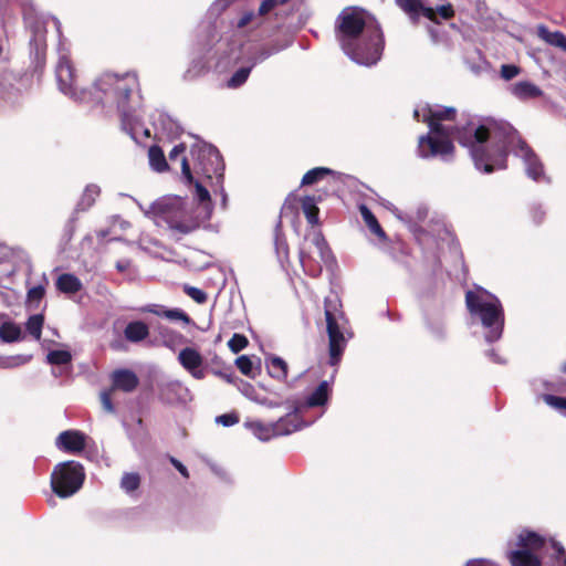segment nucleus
Returning a JSON list of instances; mask_svg holds the SVG:
<instances>
[{"mask_svg":"<svg viewBox=\"0 0 566 566\" xmlns=\"http://www.w3.org/2000/svg\"><path fill=\"white\" fill-rule=\"evenodd\" d=\"M11 365L9 363H7V360L0 358V367L2 368H7V367H10Z\"/></svg>","mask_w":566,"mask_h":566,"instance_id":"680f3d73","label":"nucleus"},{"mask_svg":"<svg viewBox=\"0 0 566 566\" xmlns=\"http://www.w3.org/2000/svg\"><path fill=\"white\" fill-rule=\"evenodd\" d=\"M149 312L153 314H156L158 316H164L170 321H181L185 324L191 323L190 316L180 308H171V310H163V311H157V310L151 308V310H149Z\"/></svg>","mask_w":566,"mask_h":566,"instance_id":"2f4dec72","label":"nucleus"},{"mask_svg":"<svg viewBox=\"0 0 566 566\" xmlns=\"http://www.w3.org/2000/svg\"><path fill=\"white\" fill-rule=\"evenodd\" d=\"M140 485V476L138 473H125L120 481V486L126 492L136 491Z\"/></svg>","mask_w":566,"mask_h":566,"instance_id":"ea45409f","label":"nucleus"},{"mask_svg":"<svg viewBox=\"0 0 566 566\" xmlns=\"http://www.w3.org/2000/svg\"><path fill=\"white\" fill-rule=\"evenodd\" d=\"M275 248H276V253L279 256H281L283 259L289 258V245H287V242L285 241V239H281L277 237L275 240Z\"/></svg>","mask_w":566,"mask_h":566,"instance_id":"864d4df0","label":"nucleus"},{"mask_svg":"<svg viewBox=\"0 0 566 566\" xmlns=\"http://www.w3.org/2000/svg\"><path fill=\"white\" fill-rule=\"evenodd\" d=\"M562 373L566 374V361L560 367Z\"/></svg>","mask_w":566,"mask_h":566,"instance_id":"0e129e2a","label":"nucleus"},{"mask_svg":"<svg viewBox=\"0 0 566 566\" xmlns=\"http://www.w3.org/2000/svg\"><path fill=\"white\" fill-rule=\"evenodd\" d=\"M331 395V388L326 380L322 381L315 390L306 398L305 406L308 408L325 406Z\"/></svg>","mask_w":566,"mask_h":566,"instance_id":"412c9836","label":"nucleus"},{"mask_svg":"<svg viewBox=\"0 0 566 566\" xmlns=\"http://www.w3.org/2000/svg\"><path fill=\"white\" fill-rule=\"evenodd\" d=\"M290 0H263L259 7L258 14L263 17L272 11L279 4H285Z\"/></svg>","mask_w":566,"mask_h":566,"instance_id":"49530a36","label":"nucleus"},{"mask_svg":"<svg viewBox=\"0 0 566 566\" xmlns=\"http://www.w3.org/2000/svg\"><path fill=\"white\" fill-rule=\"evenodd\" d=\"M507 558L512 566H542L541 558L527 549L511 551Z\"/></svg>","mask_w":566,"mask_h":566,"instance_id":"6ab92c4d","label":"nucleus"},{"mask_svg":"<svg viewBox=\"0 0 566 566\" xmlns=\"http://www.w3.org/2000/svg\"><path fill=\"white\" fill-rule=\"evenodd\" d=\"M44 324V316L42 314H35L29 317L25 323L27 332L33 336L36 340H40L42 335V328Z\"/></svg>","mask_w":566,"mask_h":566,"instance_id":"473e14b6","label":"nucleus"},{"mask_svg":"<svg viewBox=\"0 0 566 566\" xmlns=\"http://www.w3.org/2000/svg\"><path fill=\"white\" fill-rule=\"evenodd\" d=\"M235 366L240 370V373L243 374L244 376L250 377L252 379L255 378V373L253 369V361L249 356H247V355L239 356L235 359Z\"/></svg>","mask_w":566,"mask_h":566,"instance_id":"e433bc0d","label":"nucleus"},{"mask_svg":"<svg viewBox=\"0 0 566 566\" xmlns=\"http://www.w3.org/2000/svg\"><path fill=\"white\" fill-rule=\"evenodd\" d=\"M21 329L11 322H6L0 326V338L6 343H12L20 338Z\"/></svg>","mask_w":566,"mask_h":566,"instance_id":"72a5a7b5","label":"nucleus"},{"mask_svg":"<svg viewBox=\"0 0 566 566\" xmlns=\"http://www.w3.org/2000/svg\"><path fill=\"white\" fill-rule=\"evenodd\" d=\"M138 90L139 81L135 72L123 75L105 73L95 81L91 102L115 104L122 114H126L130 95Z\"/></svg>","mask_w":566,"mask_h":566,"instance_id":"7ed1b4c3","label":"nucleus"},{"mask_svg":"<svg viewBox=\"0 0 566 566\" xmlns=\"http://www.w3.org/2000/svg\"><path fill=\"white\" fill-rule=\"evenodd\" d=\"M458 111L452 106H439L423 109L422 122L432 134H453V138L470 151L476 169L491 174L507 168V145L516 135V129L507 122L485 117L479 125L469 122L465 125H443L455 122Z\"/></svg>","mask_w":566,"mask_h":566,"instance_id":"f257e3e1","label":"nucleus"},{"mask_svg":"<svg viewBox=\"0 0 566 566\" xmlns=\"http://www.w3.org/2000/svg\"><path fill=\"white\" fill-rule=\"evenodd\" d=\"M334 171L326 167H315L304 174L301 186H312L319 180L324 179L328 175H333Z\"/></svg>","mask_w":566,"mask_h":566,"instance_id":"7c9ffc66","label":"nucleus"},{"mask_svg":"<svg viewBox=\"0 0 566 566\" xmlns=\"http://www.w3.org/2000/svg\"><path fill=\"white\" fill-rule=\"evenodd\" d=\"M239 420L240 419L237 412L223 413L216 418V421L224 427L237 424Z\"/></svg>","mask_w":566,"mask_h":566,"instance_id":"3c124183","label":"nucleus"},{"mask_svg":"<svg viewBox=\"0 0 566 566\" xmlns=\"http://www.w3.org/2000/svg\"><path fill=\"white\" fill-rule=\"evenodd\" d=\"M337 306L338 304L336 301L326 298L324 302L328 335L329 364L332 366H336L340 361L346 347V339L340 331L338 317L336 315Z\"/></svg>","mask_w":566,"mask_h":566,"instance_id":"0eeeda50","label":"nucleus"},{"mask_svg":"<svg viewBox=\"0 0 566 566\" xmlns=\"http://www.w3.org/2000/svg\"><path fill=\"white\" fill-rule=\"evenodd\" d=\"M186 148L187 147L184 143H180V144L174 146V148L169 153V160L175 161L178 159L179 156H181L180 165H181L182 176L187 182H192L193 176H192L188 159L184 155L186 151Z\"/></svg>","mask_w":566,"mask_h":566,"instance_id":"393cba45","label":"nucleus"},{"mask_svg":"<svg viewBox=\"0 0 566 566\" xmlns=\"http://www.w3.org/2000/svg\"><path fill=\"white\" fill-rule=\"evenodd\" d=\"M537 35L549 45L562 49L566 52V35L560 31H549L545 25H538Z\"/></svg>","mask_w":566,"mask_h":566,"instance_id":"b1692460","label":"nucleus"},{"mask_svg":"<svg viewBox=\"0 0 566 566\" xmlns=\"http://www.w3.org/2000/svg\"><path fill=\"white\" fill-rule=\"evenodd\" d=\"M55 75L59 88L63 94L78 102L90 103L92 101V90H78L75 69L67 57L63 56L59 60Z\"/></svg>","mask_w":566,"mask_h":566,"instance_id":"1a4fd4ad","label":"nucleus"},{"mask_svg":"<svg viewBox=\"0 0 566 566\" xmlns=\"http://www.w3.org/2000/svg\"><path fill=\"white\" fill-rule=\"evenodd\" d=\"M185 293L190 296L198 304H203L207 301V294L202 290L186 285L184 287Z\"/></svg>","mask_w":566,"mask_h":566,"instance_id":"a18cd8bd","label":"nucleus"},{"mask_svg":"<svg viewBox=\"0 0 566 566\" xmlns=\"http://www.w3.org/2000/svg\"><path fill=\"white\" fill-rule=\"evenodd\" d=\"M124 336L130 343H139L149 336V327L143 321L129 322L124 328Z\"/></svg>","mask_w":566,"mask_h":566,"instance_id":"aec40b11","label":"nucleus"},{"mask_svg":"<svg viewBox=\"0 0 566 566\" xmlns=\"http://www.w3.org/2000/svg\"><path fill=\"white\" fill-rule=\"evenodd\" d=\"M465 566H499L486 559H472L469 560Z\"/></svg>","mask_w":566,"mask_h":566,"instance_id":"6e6d98bb","label":"nucleus"},{"mask_svg":"<svg viewBox=\"0 0 566 566\" xmlns=\"http://www.w3.org/2000/svg\"><path fill=\"white\" fill-rule=\"evenodd\" d=\"M548 544L552 549L551 558L554 562V565L566 566V551L564 546L555 539H549Z\"/></svg>","mask_w":566,"mask_h":566,"instance_id":"f704fd0d","label":"nucleus"},{"mask_svg":"<svg viewBox=\"0 0 566 566\" xmlns=\"http://www.w3.org/2000/svg\"><path fill=\"white\" fill-rule=\"evenodd\" d=\"M543 400L551 407L558 410H566V398L559 397L551 394H546L543 396Z\"/></svg>","mask_w":566,"mask_h":566,"instance_id":"c03bdc74","label":"nucleus"},{"mask_svg":"<svg viewBox=\"0 0 566 566\" xmlns=\"http://www.w3.org/2000/svg\"><path fill=\"white\" fill-rule=\"evenodd\" d=\"M72 360V355L67 350L55 349L48 354V361L52 365H66Z\"/></svg>","mask_w":566,"mask_h":566,"instance_id":"4c0bfd02","label":"nucleus"},{"mask_svg":"<svg viewBox=\"0 0 566 566\" xmlns=\"http://www.w3.org/2000/svg\"><path fill=\"white\" fill-rule=\"evenodd\" d=\"M172 464L175 468L186 478L189 476L187 468L180 463L178 460L172 459Z\"/></svg>","mask_w":566,"mask_h":566,"instance_id":"4d7b16f0","label":"nucleus"},{"mask_svg":"<svg viewBox=\"0 0 566 566\" xmlns=\"http://www.w3.org/2000/svg\"><path fill=\"white\" fill-rule=\"evenodd\" d=\"M516 135L512 138L510 144L507 145V154L510 153V147L516 144L517 150L524 163L526 165V174L530 178L534 180H539L544 175V167L537 155L534 150L527 145V143L520 136L516 130Z\"/></svg>","mask_w":566,"mask_h":566,"instance_id":"9b49d317","label":"nucleus"},{"mask_svg":"<svg viewBox=\"0 0 566 566\" xmlns=\"http://www.w3.org/2000/svg\"><path fill=\"white\" fill-rule=\"evenodd\" d=\"M465 305L469 313L478 316L482 325L489 329L488 339H499L504 326V311L500 300L479 287L476 291L465 293Z\"/></svg>","mask_w":566,"mask_h":566,"instance_id":"20e7f679","label":"nucleus"},{"mask_svg":"<svg viewBox=\"0 0 566 566\" xmlns=\"http://www.w3.org/2000/svg\"><path fill=\"white\" fill-rule=\"evenodd\" d=\"M45 295V286L39 284L36 286L31 287L27 293V303L29 307L38 308L39 303Z\"/></svg>","mask_w":566,"mask_h":566,"instance_id":"c9c22d12","label":"nucleus"},{"mask_svg":"<svg viewBox=\"0 0 566 566\" xmlns=\"http://www.w3.org/2000/svg\"><path fill=\"white\" fill-rule=\"evenodd\" d=\"M116 268L119 272H124L127 269V265L122 264L120 262H117Z\"/></svg>","mask_w":566,"mask_h":566,"instance_id":"052dcab7","label":"nucleus"},{"mask_svg":"<svg viewBox=\"0 0 566 566\" xmlns=\"http://www.w3.org/2000/svg\"><path fill=\"white\" fill-rule=\"evenodd\" d=\"M85 480L84 468L76 461H66L57 464L51 475L53 492L60 497L75 494Z\"/></svg>","mask_w":566,"mask_h":566,"instance_id":"39448f33","label":"nucleus"},{"mask_svg":"<svg viewBox=\"0 0 566 566\" xmlns=\"http://www.w3.org/2000/svg\"><path fill=\"white\" fill-rule=\"evenodd\" d=\"M191 154L197 156L201 174L208 179L213 176H222L224 164L217 147L211 144H197L192 147Z\"/></svg>","mask_w":566,"mask_h":566,"instance_id":"9d476101","label":"nucleus"},{"mask_svg":"<svg viewBox=\"0 0 566 566\" xmlns=\"http://www.w3.org/2000/svg\"><path fill=\"white\" fill-rule=\"evenodd\" d=\"M366 27L364 10L358 8L344 9L336 19L335 33L344 52L359 64H375L384 50V35L379 28L369 34L364 46L357 41Z\"/></svg>","mask_w":566,"mask_h":566,"instance_id":"f03ea898","label":"nucleus"},{"mask_svg":"<svg viewBox=\"0 0 566 566\" xmlns=\"http://www.w3.org/2000/svg\"><path fill=\"white\" fill-rule=\"evenodd\" d=\"M112 389L122 390L124 392L134 391L138 385L139 379L137 375L126 368L116 369L113 371L112 376Z\"/></svg>","mask_w":566,"mask_h":566,"instance_id":"4468645a","label":"nucleus"},{"mask_svg":"<svg viewBox=\"0 0 566 566\" xmlns=\"http://www.w3.org/2000/svg\"><path fill=\"white\" fill-rule=\"evenodd\" d=\"M56 289L65 294H75L83 287L81 280L71 273H63L56 280Z\"/></svg>","mask_w":566,"mask_h":566,"instance_id":"5701e85b","label":"nucleus"},{"mask_svg":"<svg viewBox=\"0 0 566 566\" xmlns=\"http://www.w3.org/2000/svg\"><path fill=\"white\" fill-rule=\"evenodd\" d=\"M251 432L262 441H269L270 439L277 437L274 423H264L255 420L247 423Z\"/></svg>","mask_w":566,"mask_h":566,"instance_id":"bb28decb","label":"nucleus"},{"mask_svg":"<svg viewBox=\"0 0 566 566\" xmlns=\"http://www.w3.org/2000/svg\"><path fill=\"white\" fill-rule=\"evenodd\" d=\"M510 92L520 101L536 99L543 96V91L530 81H520L511 85Z\"/></svg>","mask_w":566,"mask_h":566,"instance_id":"dca6fc26","label":"nucleus"},{"mask_svg":"<svg viewBox=\"0 0 566 566\" xmlns=\"http://www.w3.org/2000/svg\"><path fill=\"white\" fill-rule=\"evenodd\" d=\"M114 389L104 390L101 394V403L105 411L113 413L115 411V407L112 401V394Z\"/></svg>","mask_w":566,"mask_h":566,"instance_id":"8fccbe9b","label":"nucleus"},{"mask_svg":"<svg viewBox=\"0 0 566 566\" xmlns=\"http://www.w3.org/2000/svg\"><path fill=\"white\" fill-rule=\"evenodd\" d=\"M255 14L253 11L244 12L237 22V27L242 29L245 28L254 19Z\"/></svg>","mask_w":566,"mask_h":566,"instance_id":"5fc2aeb1","label":"nucleus"},{"mask_svg":"<svg viewBox=\"0 0 566 566\" xmlns=\"http://www.w3.org/2000/svg\"><path fill=\"white\" fill-rule=\"evenodd\" d=\"M311 259L312 258H311L310 253L305 252L304 250H300V261L303 266H306L307 262H310Z\"/></svg>","mask_w":566,"mask_h":566,"instance_id":"13d9d810","label":"nucleus"},{"mask_svg":"<svg viewBox=\"0 0 566 566\" xmlns=\"http://www.w3.org/2000/svg\"><path fill=\"white\" fill-rule=\"evenodd\" d=\"M249 345V339L245 335L234 333L228 342V347L233 354H238Z\"/></svg>","mask_w":566,"mask_h":566,"instance_id":"58836bf2","label":"nucleus"},{"mask_svg":"<svg viewBox=\"0 0 566 566\" xmlns=\"http://www.w3.org/2000/svg\"><path fill=\"white\" fill-rule=\"evenodd\" d=\"M101 195V188L97 185H87L82 193L80 201L77 202V211H86L94 206L96 199Z\"/></svg>","mask_w":566,"mask_h":566,"instance_id":"cd10ccee","label":"nucleus"},{"mask_svg":"<svg viewBox=\"0 0 566 566\" xmlns=\"http://www.w3.org/2000/svg\"><path fill=\"white\" fill-rule=\"evenodd\" d=\"M154 210L169 229L181 234H188L200 227V222L191 216L180 200L158 202Z\"/></svg>","mask_w":566,"mask_h":566,"instance_id":"423d86ee","label":"nucleus"},{"mask_svg":"<svg viewBox=\"0 0 566 566\" xmlns=\"http://www.w3.org/2000/svg\"><path fill=\"white\" fill-rule=\"evenodd\" d=\"M396 3L400 9H402L410 17H417L421 13L431 22L439 24L440 21L434 12V9L424 7L421 0H396Z\"/></svg>","mask_w":566,"mask_h":566,"instance_id":"2eb2a0df","label":"nucleus"},{"mask_svg":"<svg viewBox=\"0 0 566 566\" xmlns=\"http://www.w3.org/2000/svg\"><path fill=\"white\" fill-rule=\"evenodd\" d=\"M191 184H195L196 197L199 200V202L210 205L211 197L208 189L203 187L199 181L193 180Z\"/></svg>","mask_w":566,"mask_h":566,"instance_id":"de8ad7c7","label":"nucleus"},{"mask_svg":"<svg viewBox=\"0 0 566 566\" xmlns=\"http://www.w3.org/2000/svg\"><path fill=\"white\" fill-rule=\"evenodd\" d=\"M178 360L180 365L188 370L192 377L196 379H203L206 374L200 368L203 363V358L201 354L191 347H186L180 350L178 355Z\"/></svg>","mask_w":566,"mask_h":566,"instance_id":"ddd939ff","label":"nucleus"},{"mask_svg":"<svg viewBox=\"0 0 566 566\" xmlns=\"http://www.w3.org/2000/svg\"><path fill=\"white\" fill-rule=\"evenodd\" d=\"M251 72V67H240L237 70L233 75L228 81L229 87H239L241 86L249 77Z\"/></svg>","mask_w":566,"mask_h":566,"instance_id":"a19ab883","label":"nucleus"},{"mask_svg":"<svg viewBox=\"0 0 566 566\" xmlns=\"http://www.w3.org/2000/svg\"><path fill=\"white\" fill-rule=\"evenodd\" d=\"M544 216H545L544 211H542L539 209H535L533 211V219L536 223H541L544 219Z\"/></svg>","mask_w":566,"mask_h":566,"instance_id":"bf43d9fd","label":"nucleus"},{"mask_svg":"<svg viewBox=\"0 0 566 566\" xmlns=\"http://www.w3.org/2000/svg\"><path fill=\"white\" fill-rule=\"evenodd\" d=\"M500 73L502 78L510 81L521 73V69L514 64H503Z\"/></svg>","mask_w":566,"mask_h":566,"instance_id":"09e8293b","label":"nucleus"},{"mask_svg":"<svg viewBox=\"0 0 566 566\" xmlns=\"http://www.w3.org/2000/svg\"><path fill=\"white\" fill-rule=\"evenodd\" d=\"M517 546L520 549H527L531 553L537 552L546 547L547 539L536 532L523 530L517 536Z\"/></svg>","mask_w":566,"mask_h":566,"instance_id":"f3484780","label":"nucleus"},{"mask_svg":"<svg viewBox=\"0 0 566 566\" xmlns=\"http://www.w3.org/2000/svg\"><path fill=\"white\" fill-rule=\"evenodd\" d=\"M302 211L311 226L319 223V209L317 207V200L313 196H306L302 199Z\"/></svg>","mask_w":566,"mask_h":566,"instance_id":"c85d7f7f","label":"nucleus"},{"mask_svg":"<svg viewBox=\"0 0 566 566\" xmlns=\"http://www.w3.org/2000/svg\"><path fill=\"white\" fill-rule=\"evenodd\" d=\"M359 212L365 224L368 227L370 232H373L376 237H378L381 241H386L388 239L385 230L379 224L376 216L371 212V210L365 206L360 205Z\"/></svg>","mask_w":566,"mask_h":566,"instance_id":"4be33fe9","label":"nucleus"},{"mask_svg":"<svg viewBox=\"0 0 566 566\" xmlns=\"http://www.w3.org/2000/svg\"><path fill=\"white\" fill-rule=\"evenodd\" d=\"M273 423L277 437L291 434L300 430L304 426V422L302 421L300 415L296 411L285 415L284 417L280 418L276 422Z\"/></svg>","mask_w":566,"mask_h":566,"instance_id":"a211bd4d","label":"nucleus"},{"mask_svg":"<svg viewBox=\"0 0 566 566\" xmlns=\"http://www.w3.org/2000/svg\"><path fill=\"white\" fill-rule=\"evenodd\" d=\"M86 436L78 430H65L56 439L59 449L67 453H80L86 447Z\"/></svg>","mask_w":566,"mask_h":566,"instance_id":"f8f14e48","label":"nucleus"},{"mask_svg":"<svg viewBox=\"0 0 566 566\" xmlns=\"http://www.w3.org/2000/svg\"><path fill=\"white\" fill-rule=\"evenodd\" d=\"M313 243L317 248L321 259L326 260L331 254V249L325 238L321 233H317L313 239Z\"/></svg>","mask_w":566,"mask_h":566,"instance_id":"79ce46f5","label":"nucleus"},{"mask_svg":"<svg viewBox=\"0 0 566 566\" xmlns=\"http://www.w3.org/2000/svg\"><path fill=\"white\" fill-rule=\"evenodd\" d=\"M453 134H432L431 130L418 139L417 151L419 157L428 159L440 157L444 160L454 156L455 147Z\"/></svg>","mask_w":566,"mask_h":566,"instance_id":"6e6552de","label":"nucleus"},{"mask_svg":"<svg viewBox=\"0 0 566 566\" xmlns=\"http://www.w3.org/2000/svg\"><path fill=\"white\" fill-rule=\"evenodd\" d=\"M269 374L272 378L283 380L287 377V364L281 357L272 356L266 360Z\"/></svg>","mask_w":566,"mask_h":566,"instance_id":"c756f323","label":"nucleus"},{"mask_svg":"<svg viewBox=\"0 0 566 566\" xmlns=\"http://www.w3.org/2000/svg\"><path fill=\"white\" fill-rule=\"evenodd\" d=\"M434 12L436 14L438 13L443 20H450L455 15V11L451 3L439 6Z\"/></svg>","mask_w":566,"mask_h":566,"instance_id":"603ef678","label":"nucleus"},{"mask_svg":"<svg viewBox=\"0 0 566 566\" xmlns=\"http://www.w3.org/2000/svg\"><path fill=\"white\" fill-rule=\"evenodd\" d=\"M211 373H212L214 376H217V377H219V378H221V379L226 380L228 384H234L235 375H234V371H233V369H232V367H231V366H226V367H223L222 369H219V368H214V367H213V368L211 369Z\"/></svg>","mask_w":566,"mask_h":566,"instance_id":"37998d69","label":"nucleus"},{"mask_svg":"<svg viewBox=\"0 0 566 566\" xmlns=\"http://www.w3.org/2000/svg\"><path fill=\"white\" fill-rule=\"evenodd\" d=\"M149 165L153 170L157 172H164L169 169L164 150L158 145H151L148 149Z\"/></svg>","mask_w":566,"mask_h":566,"instance_id":"a878e982","label":"nucleus"},{"mask_svg":"<svg viewBox=\"0 0 566 566\" xmlns=\"http://www.w3.org/2000/svg\"><path fill=\"white\" fill-rule=\"evenodd\" d=\"M413 117H415L417 120H420V119H419V111H418V109H416V111L413 112Z\"/></svg>","mask_w":566,"mask_h":566,"instance_id":"e2e57ef3","label":"nucleus"}]
</instances>
